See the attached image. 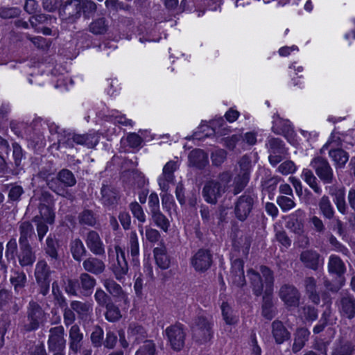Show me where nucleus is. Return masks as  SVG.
<instances>
[{"label": "nucleus", "instance_id": "obj_31", "mask_svg": "<svg viewBox=\"0 0 355 355\" xmlns=\"http://www.w3.org/2000/svg\"><path fill=\"white\" fill-rule=\"evenodd\" d=\"M305 293L308 298L314 304H319L320 297L317 291V282L313 277H306L304 279Z\"/></svg>", "mask_w": 355, "mask_h": 355}, {"label": "nucleus", "instance_id": "obj_23", "mask_svg": "<svg viewBox=\"0 0 355 355\" xmlns=\"http://www.w3.org/2000/svg\"><path fill=\"white\" fill-rule=\"evenodd\" d=\"M304 212L301 209H298L291 215L289 220L286 223V227L299 236H302L304 232Z\"/></svg>", "mask_w": 355, "mask_h": 355}, {"label": "nucleus", "instance_id": "obj_1", "mask_svg": "<svg viewBox=\"0 0 355 355\" xmlns=\"http://www.w3.org/2000/svg\"><path fill=\"white\" fill-rule=\"evenodd\" d=\"M232 180V175L228 171L220 173L217 180H207L202 188V196L205 200L211 205L217 203L218 199L226 191Z\"/></svg>", "mask_w": 355, "mask_h": 355}, {"label": "nucleus", "instance_id": "obj_7", "mask_svg": "<svg viewBox=\"0 0 355 355\" xmlns=\"http://www.w3.org/2000/svg\"><path fill=\"white\" fill-rule=\"evenodd\" d=\"M256 196L250 191H245L234 204L235 217L240 221H245L251 213L256 201Z\"/></svg>", "mask_w": 355, "mask_h": 355}, {"label": "nucleus", "instance_id": "obj_62", "mask_svg": "<svg viewBox=\"0 0 355 355\" xmlns=\"http://www.w3.org/2000/svg\"><path fill=\"white\" fill-rule=\"evenodd\" d=\"M8 190V199L12 202H19L21 196L24 193L21 186L17 184H10Z\"/></svg>", "mask_w": 355, "mask_h": 355}, {"label": "nucleus", "instance_id": "obj_17", "mask_svg": "<svg viewBox=\"0 0 355 355\" xmlns=\"http://www.w3.org/2000/svg\"><path fill=\"white\" fill-rule=\"evenodd\" d=\"M66 144L73 148L74 144L83 145L87 148H92L98 143V138L95 134H69L65 141Z\"/></svg>", "mask_w": 355, "mask_h": 355}, {"label": "nucleus", "instance_id": "obj_52", "mask_svg": "<svg viewBox=\"0 0 355 355\" xmlns=\"http://www.w3.org/2000/svg\"><path fill=\"white\" fill-rule=\"evenodd\" d=\"M250 176L249 175L239 173L236 175L233 184V193L234 195H237L245 189L250 180Z\"/></svg>", "mask_w": 355, "mask_h": 355}, {"label": "nucleus", "instance_id": "obj_36", "mask_svg": "<svg viewBox=\"0 0 355 355\" xmlns=\"http://www.w3.org/2000/svg\"><path fill=\"white\" fill-rule=\"evenodd\" d=\"M329 156L331 158L336 168H343L349 160V154L342 148H332L329 151Z\"/></svg>", "mask_w": 355, "mask_h": 355}, {"label": "nucleus", "instance_id": "obj_48", "mask_svg": "<svg viewBox=\"0 0 355 355\" xmlns=\"http://www.w3.org/2000/svg\"><path fill=\"white\" fill-rule=\"evenodd\" d=\"M38 209L40 210V215H37L35 217H38L40 218V220H42L49 224H53L54 223L55 213L49 205L40 203Z\"/></svg>", "mask_w": 355, "mask_h": 355}, {"label": "nucleus", "instance_id": "obj_26", "mask_svg": "<svg viewBox=\"0 0 355 355\" xmlns=\"http://www.w3.org/2000/svg\"><path fill=\"white\" fill-rule=\"evenodd\" d=\"M328 272L339 279L343 277L347 268L344 261L336 254H331L328 261Z\"/></svg>", "mask_w": 355, "mask_h": 355}, {"label": "nucleus", "instance_id": "obj_18", "mask_svg": "<svg viewBox=\"0 0 355 355\" xmlns=\"http://www.w3.org/2000/svg\"><path fill=\"white\" fill-rule=\"evenodd\" d=\"M300 260L305 268L316 271L323 263V259L315 250H306L300 254Z\"/></svg>", "mask_w": 355, "mask_h": 355}, {"label": "nucleus", "instance_id": "obj_19", "mask_svg": "<svg viewBox=\"0 0 355 355\" xmlns=\"http://www.w3.org/2000/svg\"><path fill=\"white\" fill-rule=\"evenodd\" d=\"M243 267L244 261L241 259H236L232 263L230 279L232 284L239 288L246 284Z\"/></svg>", "mask_w": 355, "mask_h": 355}, {"label": "nucleus", "instance_id": "obj_33", "mask_svg": "<svg viewBox=\"0 0 355 355\" xmlns=\"http://www.w3.org/2000/svg\"><path fill=\"white\" fill-rule=\"evenodd\" d=\"M70 306L80 319H87L93 311L92 304L89 302L73 300L70 303Z\"/></svg>", "mask_w": 355, "mask_h": 355}, {"label": "nucleus", "instance_id": "obj_46", "mask_svg": "<svg viewBox=\"0 0 355 355\" xmlns=\"http://www.w3.org/2000/svg\"><path fill=\"white\" fill-rule=\"evenodd\" d=\"M70 250L73 258L77 261H80L87 254V250L80 239H75L71 241Z\"/></svg>", "mask_w": 355, "mask_h": 355}, {"label": "nucleus", "instance_id": "obj_29", "mask_svg": "<svg viewBox=\"0 0 355 355\" xmlns=\"http://www.w3.org/2000/svg\"><path fill=\"white\" fill-rule=\"evenodd\" d=\"M78 285L81 289L82 294L89 297L93 293L96 285V279L87 272H82L79 276Z\"/></svg>", "mask_w": 355, "mask_h": 355}, {"label": "nucleus", "instance_id": "obj_37", "mask_svg": "<svg viewBox=\"0 0 355 355\" xmlns=\"http://www.w3.org/2000/svg\"><path fill=\"white\" fill-rule=\"evenodd\" d=\"M78 220L81 226L94 227L98 223V216L93 210L84 209L78 214Z\"/></svg>", "mask_w": 355, "mask_h": 355}, {"label": "nucleus", "instance_id": "obj_11", "mask_svg": "<svg viewBox=\"0 0 355 355\" xmlns=\"http://www.w3.org/2000/svg\"><path fill=\"white\" fill-rule=\"evenodd\" d=\"M80 0H67L59 8V15L62 20L73 23L80 17Z\"/></svg>", "mask_w": 355, "mask_h": 355}, {"label": "nucleus", "instance_id": "obj_4", "mask_svg": "<svg viewBox=\"0 0 355 355\" xmlns=\"http://www.w3.org/2000/svg\"><path fill=\"white\" fill-rule=\"evenodd\" d=\"M27 322L20 324V330L23 333L37 330L46 320V313L42 306L36 301H29L26 309Z\"/></svg>", "mask_w": 355, "mask_h": 355}, {"label": "nucleus", "instance_id": "obj_16", "mask_svg": "<svg viewBox=\"0 0 355 355\" xmlns=\"http://www.w3.org/2000/svg\"><path fill=\"white\" fill-rule=\"evenodd\" d=\"M279 296L288 306L297 307L300 304V293L293 285H282L279 291Z\"/></svg>", "mask_w": 355, "mask_h": 355}, {"label": "nucleus", "instance_id": "obj_12", "mask_svg": "<svg viewBox=\"0 0 355 355\" xmlns=\"http://www.w3.org/2000/svg\"><path fill=\"white\" fill-rule=\"evenodd\" d=\"M65 331L63 326L60 325L49 329L47 341L50 352L64 351L66 348Z\"/></svg>", "mask_w": 355, "mask_h": 355}, {"label": "nucleus", "instance_id": "obj_57", "mask_svg": "<svg viewBox=\"0 0 355 355\" xmlns=\"http://www.w3.org/2000/svg\"><path fill=\"white\" fill-rule=\"evenodd\" d=\"M130 210L133 216L138 220L139 222L144 223L146 220V216L142 207L137 202H132L129 205Z\"/></svg>", "mask_w": 355, "mask_h": 355}, {"label": "nucleus", "instance_id": "obj_21", "mask_svg": "<svg viewBox=\"0 0 355 355\" xmlns=\"http://www.w3.org/2000/svg\"><path fill=\"white\" fill-rule=\"evenodd\" d=\"M103 284L109 294L111 295L116 301H123L125 304L128 302V298L126 293L114 279L110 278L105 279L103 280Z\"/></svg>", "mask_w": 355, "mask_h": 355}, {"label": "nucleus", "instance_id": "obj_6", "mask_svg": "<svg viewBox=\"0 0 355 355\" xmlns=\"http://www.w3.org/2000/svg\"><path fill=\"white\" fill-rule=\"evenodd\" d=\"M310 165L323 184H331L336 181L333 168L326 158L317 156L311 160Z\"/></svg>", "mask_w": 355, "mask_h": 355}, {"label": "nucleus", "instance_id": "obj_49", "mask_svg": "<svg viewBox=\"0 0 355 355\" xmlns=\"http://www.w3.org/2000/svg\"><path fill=\"white\" fill-rule=\"evenodd\" d=\"M151 218L155 225L165 232H167L170 222L165 215L159 210L150 213Z\"/></svg>", "mask_w": 355, "mask_h": 355}, {"label": "nucleus", "instance_id": "obj_60", "mask_svg": "<svg viewBox=\"0 0 355 355\" xmlns=\"http://www.w3.org/2000/svg\"><path fill=\"white\" fill-rule=\"evenodd\" d=\"M156 346L153 340H146L138 349L136 355H155Z\"/></svg>", "mask_w": 355, "mask_h": 355}, {"label": "nucleus", "instance_id": "obj_14", "mask_svg": "<svg viewBox=\"0 0 355 355\" xmlns=\"http://www.w3.org/2000/svg\"><path fill=\"white\" fill-rule=\"evenodd\" d=\"M85 241L89 251L96 256L102 257L105 254V246L99 234L90 230L85 237Z\"/></svg>", "mask_w": 355, "mask_h": 355}, {"label": "nucleus", "instance_id": "obj_47", "mask_svg": "<svg viewBox=\"0 0 355 355\" xmlns=\"http://www.w3.org/2000/svg\"><path fill=\"white\" fill-rule=\"evenodd\" d=\"M128 335L134 339V342L139 343L147 337L145 329L137 323H132L128 328Z\"/></svg>", "mask_w": 355, "mask_h": 355}, {"label": "nucleus", "instance_id": "obj_53", "mask_svg": "<svg viewBox=\"0 0 355 355\" xmlns=\"http://www.w3.org/2000/svg\"><path fill=\"white\" fill-rule=\"evenodd\" d=\"M80 14L83 13L85 19H89L96 12V4L92 0H80Z\"/></svg>", "mask_w": 355, "mask_h": 355}, {"label": "nucleus", "instance_id": "obj_32", "mask_svg": "<svg viewBox=\"0 0 355 355\" xmlns=\"http://www.w3.org/2000/svg\"><path fill=\"white\" fill-rule=\"evenodd\" d=\"M59 242L55 236L50 234L46 240V246L44 248L46 254L50 257L51 263L55 265L59 261L60 257L58 252Z\"/></svg>", "mask_w": 355, "mask_h": 355}, {"label": "nucleus", "instance_id": "obj_56", "mask_svg": "<svg viewBox=\"0 0 355 355\" xmlns=\"http://www.w3.org/2000/svg\"><path fill=\"white\" fill-rule=\"evenodd\" d=\"M104 331L103 329L96 325L94 327L93 331L91 334V342L94 347H100L102 346L103 343Z\"/></svg>", "mask_w": 355, "mask_h": 355}, {"label": "nucleus", "instance_id": "obj_50", "mask_svg": "<svg viewBox=\"0 0 355 355\" xmlns=\"http://www.w3.org/2000/svg\"><path fill=\"white\" fill-rule=\"evenodd\" d=\"M105 319L111 322H114L119 320L122 315L118 306H116L114 302H110L107 306H105Z\"/></svg>", "mask_w": 355, "mask_h": 355}, {"label": "nucleus", "instance_id": "obj_28", "mask_svg": "<svg viewBox=\"0 0 355 355\" xmlns=\"http://www.w3.org/2000/svg\"><path fill=\"white\" fill-rule=\"evenodd\" d=\"M20 252L18 254V261L22 267L30 266L36 260L35 252L30 244L19 245Z\"/></svg>", "mask_w": 355, "mask_h": 355}, {"label": "nucleus", "instance_id": "obj_44", "mask_svg": "<svg viewBox=\"0 0 355 355\" xmlns=\"http://www.w3.org/2000/svg\"><path fill=\"white\" fill-rule=\"evenodd\" d=\"M302 177L316 194L321 195L322 192V188L319 184L318 180L311 170L304 168L302 171Z\"/></svg>", "mask_w": 355, "mask_h": 355}, {"label": "nucleus", "instance_id": "obj_41", "mask_svg": "<svg viewBox=\"0 0 355 355\" xmlns=\"http://www.w3.org/2000/svg\"><path fill=\"white\" fill-rule=\"evenodd\" d=\"M10 281L14 288L15 292L19 293L25 287L27 283V277L24 271L15 270L12 271Z\"/></svg>", "mask_w": 355, "mask_h": 355}, {"label": "nucleus", "instance_id": "obj_20", "mask_svg": "<svg viewBox=\"0 0 355 355\" xmlns=\"http://www.w3.org/2000/svg\"><path fill=\"white\" fill-rule=\"evenodd\" d=\"M329 194L333 198L338 211L343 215L347 214L348 206L345 200V189L343 187L332 186L329 188Z\"/></svg>", "mask_w": 355, "mask_h": 355}, {"label": "nucleus", "instance_id": "obj_42", "mask_svg": "<svg viewBox=\"0 0 355 355\" xmlns=\"http://www.w3.org/2000/svg\"><path fill=\"white\" fill-rule=\"evenodd\" d=\"M310 335V331L306 328H300L297 330L292 350L294 353L300 351L305 345Z\"/></svg>", "mask_w": 355, "mask_h": 355}, {"label": "nucleus", "instance_id": "obj_13", "mask_svg": "<svg viewBox=\"0 0 355 355\" xmlns=\"http://www.w3.org/2000/svg\"><path fill=\"white\" fill-rule=\"evenodd\" d=\"M212 263L213 256L209 249H199L191 259V264L197 272L207 271Z\"/></svg>", "mask_w": 355, "mask_h": 355}, {"label": "nucleus", "instance_id": "obj_25", "mask_svg": "<svg viewBox=\"0 0 355 355\" xmlns=\"http://www.w3.org/2000/svg\"><path fill=\"white\" fill-rule=\"evenodd\" d=\"M272 335L275 343L278 345L288 340L291 338V333L288 331L283 322L279 320H275L272 322Z\"/></svg>", "mask_w": 355, "mask_h": 355}, {"label": "nucleus", "instance_id": "obj_38", "mask_svg": "<svg viewBox=\"0 0 355 355\" xmlns=\"http://www.w3.org/2000/svg\"><path fill=\"white\" fill-rule=\"evenodd\" d=\"M53 271L44 259L39 260L34 272L35 279L51 281V275Z\"/></svg>", "mask_w": 355, "mask_h": 355}, {"label": "nucleus", "instance_id": "obj_24", "mask_svg": "<svg viewBox=\"0 0 355 355\" xmlns=\"http://www.w3.org/2000/svg\"><path fill=\"white\" fill-rule=\"evenodd\" d=\"M83 268L85 272L98 275L105 270V264L103 260L96 257H89L83 261Z\"/></svg>", "mask_w": 355, "mask_h": 355}, {"label": "nucleus", "instance_id": "obj_3", "mask_svg": "<svg viewBox=\"0 0 355 355\" xmlns=\"http://www.w3.org/2000/svg\"><path fill=\"white\" fill-rule=\"evenodd\" d=\"M213 326L214 321L211 316H196L190 326L193 340L199 344H205L209 341L214 335Z\"/></svg>", "mask_w": 355, "mask_h": 355}, {"label": "nucleus", "instance_id": "obj_61", "mask_svg": "<svg viewBox=\"0 0 355 355\" xmlns=\"http://www.w3.org/2000/svg\"><path fill=\"white\" fill-rule=\"evenodd\" d=\"M293 196H280L277 197V203L283 211H288L295 207Z\"/></svg>", "mask_w": 355, "mask_h": 355}, {"label": "nucleus", "instance_id": "obj_54", "mask_svg": "<svg viewBox=\"0 0 355 355\" xmlns=\"http://www.w3.org/2000/svg\"><path fill=\"white\" fill-rule=\"evenodd\" d=\"M179 168L178 161L171 160L163 168L162 176L168 182H172L174 180V172Z\"/></svg>", "mask_w": 355, "mask_h": 355}, {"label": "nucleus", "instance_id": "obj_34", "mask_svg": "<svg viewBox=\"0 0 355 355\" xmlns=\"http://www.w3.org/2000/svg\"><path fill=\"white\" fill-rule=\"evenodd\" d=\"M248 275L253 293L256 296L261 295L263 293L265 282L263 283L260 273L253 269H250L248 270Z\"/></svg>", "mask_w": 355, "mask_h": 355}, {"label": "nucleus", "instance_id": "obj_22", "mask_svg": "<svg viewBox=\"0 0 355 355\" xmlns=\"http://www.w3.org/2000/svg\"><path fill=\"white\" fill-rule=\"evenodd\" d=\"M101 201L106 207H116L120 200L118 190L110 185L103 184L101 189Z\"/></svg>", "mask_w": 355, "mask_h": 355}, {"label": "nucleus", "instance_id": "obj_40", "mask_svg": "<svg viewBox=\"0 0 355 355\" xmlns=\"http://www.w3.org/2000/svg\"><path fill=\"white\" fill-rule=\"evenodd\" d=\"M19 231L20 234L19 239V245L30 244L28 239H31L35 236L33 226L28 221L21 223L19 227Z\"/></svg>", "mask_w": 355, "mask_h": 355}, {"label": "nucleus", "instance_id": "obj_58", "mask_svg": "<svg viewBox=\"0 0 355 355\" xmlns=\"http://www.w3.org/2000/svg\"><path fill=\"white\" fill-rule=\"evenodd\" d=\"M94 297L97 304L101 307H105L112 302L111 297L101 288L96 290Z\"/></svg>", "mask_w": 355, "mask_h": 355}, {"label": "nucleus", "instance_id": "obj_10", "mask_svg": "<svg viewBox=\"0 0 355 355\" xmlns=\"http://www.w3.org/2000/svg\"><path fill=\"white\" fill-rule=\"evenodd\" d=\"M336 303L342 318L349 320L355 318V296L349 291L341 292Z\"/></svg>", "mask_w": 355, "mask_h": 355}, {"label": "nucleus", "instance_id": "obj_51", "mask_svg": "<svg viewBox=\"0 0 355 355\" xmlns=\"http://www.w3.org/2000/svg\"><path fill=\"white\" fill-rule=\"evenodd\" d=\"M355 346L350 341L340 343L333 350L331 355H354Z\"/></svg>", "mask_w": 355, "mask_h": 355}, {"label": "nucleus", "instance_id": "obj_59", "mask_svg": "<svg viewBox=\"0 0 355 355\" xmlns=\"http://www.w3.org/2000/svg\"><path fill=\"white\" fill-rule=\"evenodd\" d=\"M222 315L224 320L227 324H234L237 322V318L232 314V310L227 302L221 304Z\"/></svg>", "mask_w": 355, "mask_h": 355}, {"label": "nucleus", "instance_id": "obj_63", "mask_svg": "<svg viewBox=\"0 0 355 355\" xmlns=\"http://www.w3.org/2000/svg\"><path fill=\"white\" fill-rule=\"evenodd\" d=\"M21 14V10L16 7L0 8V17L3 19H9L17 17Z\"/></svg>", "mask_w": 355, "mask_h": 355}, {"label": "nucleus", "instance_id": "obj_30", "mask_svg": "<svg viewBox=\"0 0 355 355\" xmlns=\"http://www.w3.org/2000/svg\"><path fill=\"white\" fill-rule=\"evenodd\" d=\"M189 166L204 168L209 163L207 154L201 149H194L189 154Z\"/></svg>", "mask_w": 355, "mask_h": 355}, {"label": "nucleus", "instance_id": "obj_45", "mask_svg": "<svg viewBox=\"0 0 355 355\" xmlns=\"http://www.w3.org/2000/svg\"><path fill=\"white\" fill-rule=\"evenodd\" d=\"M272 130L276 135L286 136L292 132L293 129L288 120L278 118L273 121Z\"/></svg>", "mask_w": 355, "mask_h": 355}, {"label": "nucleus", "instance_id": "obj_35", "mask_svg": "<svg viewBox=\"0 0 355 355\" xmlns=\"http://www.w3.org/2000/svg\"><path fill=\"white\" fill-rule=\"evenodd\" d=\"M318 207L320 213L323 217L328 220L334 218L335 209L330 200V198L327 195H323L319 200Z\"/></svg>", "mask_w": 355, "mask_h": 355}, {"label": "nucleus", "instance_id": "obj_2", "mask_svg": "<svg viewBox=\"0 0 355 355\" xmlns=\"http://www.w3.org/2000/svg\"><path fill=\"white\" fill-rule=\"evenodd\" d=\"M260 272L262 277L265 278V291L263 296L261 313L265 318L272 320L276 315L272 297L275 281L274 275L273 272L266 266H260Z\"/></svg>", "mask_w": 355, "mask_h": 355}, {"label": "nucleus", "instance_id": "obj_9", "mask_svg": "<svg viewBox=\"0 0 355 355\" xmlns=\"http://www.w3.org/2000/svg\"><path fill=\"white\" fill-rule=\"evenodd\" d=\"M165 334L173 350L180 352L184 348L187 334L182 324L178 322L168 327L165 330Z\"/></svg>", "mask_w": 355, "mask_h": 355}, {"label": "nucleus", "instance_id": "obj_55", "mask_svg": "<svg viewBox=\"0 0 355 355\" xmlns=\"http://www.w3.org/2000/svg\"><path fill=\"white\" fill-rule=\"evenodd\" d=\"M128 249L130 250L132 261H135L139 254L138 237L135 231L130 233Z\"/></svg>", "mask_w": 355, "mask_h": 355}, {"label": "nucleus", "instance_id": "obj_64", "mask_svg": "<svg viewBox=\"0 0 355 355\" xmlns=\"http://www.w3.org/2000/svg\"><path fill=\"white\" fill-rule=\"evenodd\" d=\"M55 169L51 166L42 167L37 173V177L46 183V186L49 187V182L55 178Z\"/></svg>", "mask_w": 355, "mask_h": 355}, {"label": "nucleus", "instance_id": "obj_43", "mask_svg": "<svg viewBox=\"0 0 355 355\" xmlns=\"http://www.w3.org/2000/svg\"><path fill=\"white\" fill-rule=\"evenodd\" d=\"M156 264L162 269H167L170 266V259L164 245L155 248L153 250Z\"/></svg>", "mask_w": 355, "mask_h": 355}, {"label": "nucleus", "instance_id": "obj_27", "mask_svg": "<svg viewBox=\"0 0 355 355\" xmlns=\"http://www.w3.org/2000/svg\"><path fill=\"white\" fill-rule=\"evenodd\" d=\"M69 349L75 354L78 353L81 347L83 340V334L78 324L71 327L69 331Z\"/></svg>", "mask_w": 355, "mask_h": 355}, {"label": "nucleus", "instance_id": "obj_5", "mask_svg": "<svg viewBox=\"0 0 355 355\" xmlns=\"http://www.w3.org/2000/svg\"><path fill=\"white\" fill-rule=\"evenodd\" d=\"M76 184L73 173L69 169L63 168L49 182V189L57 195L67 198L69 195L67 188L72 187Z\"/></svg>", "mask_w": 355, "mask_h": 355}, {"label": "nucleus", "instance_id": "obj_15", "mask_svg": "<svg viewBox=\"0 0 355 355\" xmlns=\"http://www.w3.org/2000/svg\"><path fill=\"white\" fill-rule=\"evenodd\" d=\"M116 262L112 266V270L115 278L121 282L128 272V264L125 259V253L120 246H115Z\"/></svg>", "mask_w": 355, "mask_h": 355}, {"label": "nucleus", "instance_id": "obj_39", "mask_svg": "<svg viewBox=\"0 0 355 355\" xmlns=\"http://www.w3.org/2000/svg\"><path fill=\"white\" fill-rule=\"evenodd\" d=\"M88 29L94 35H104L109 29V21L105 17H98L90 23Z\"/></svg>", "mask_w": 355, "mask_h": 355}, {"label": "nucleus", "instance_id": "obj_8", "mask_svg": "<svg viewBox=\"0 0 355 355\" xmlns=\"http://www.w3.org/2000/svg\"><path fill=\"white\" fill-rule=\"evenodd\" d=\"M266 146L269 153V162L272 166L277 165L288 155L284 143L279 138L268 137Z\"/></svg>", "mask_w": 355, "mask_h": 355}]
</instances>
